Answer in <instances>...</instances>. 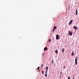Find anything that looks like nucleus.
Wrapping results in <instances>:
<instances>
[{"mask_svg": "<svg viewBox=\"0 0 79 79\" xmlns=\"http://www.w3.org/2000/svg\"><path fill=\"white\" fill-rule=\"evenodd\" d=\"M68 79H70V77H69H69H68Z\"/></svg>", "mask_w": 79, "mask_h": 79, "instance_id": "nucleus-19", "label": "nucleus"}, {"mask_svg": "<svg viewBox=\"0 0 79 79\" xmlns=\"http://www.w3.org/2000/svg\"><path fill=\"white\" fill-rule=\"evenodd\" d=\"M39 69H40V67H38L37 69V70H39Z\"/></svg>", "mask_w": 79, "mask_h": 79, "instance_id": "nucleus-14", "label": "nucleus"}, {"mask_svg": "<svg viewBox=\"0 0 79 79\" xmlns=\"http://www.w3.org/2000/svg\"><path fill=\"white\" fill-rule=\"evenodd\" d=\"M56 40H58V39H59V35H56Z\"/></svg>", "mask_w": 79, "mask_h": 79, "instance_id": "nucleus-2", "label": "nucleus"}, {"mask_svg": "<svg viewBox=\"0 0 79 79\" xmlns=\"http://www.w3.org/2000/svg\"><path fill=\"white\" fill-rule=\"evenodd\" d=\"M45 77H47V74H46L45 75Z\"/></svg>", "mask_w": 79, "mask_h": 79, "instance_id": "nucleus-15", "label": "nucleus"}, {"mask_svg": "<svg viewBox=\"0 0 79 79\" xmlns=\"http://www.w3.org/2000/svg\"><path fill=\"white\" fill-rule=\"evenodd\" d=\"M46 74H47V72H46Z\"/></svg>", "mask_w": 79, "mask_h": 79, "instance_id": "nucleus-23", "label": "nucleus"}, {"mask_svg": "<svg viewBox=\"0 0 79 79\" xmlns=\"http://www.w3.org/2000/svg\"><path fill=\"white\" fill-rule=\"evenodd\" d=\"M73 34V32H71L70 33V31H69V34H68V35H70V36H71V35H72V34Z\"/></svg>", "mask_w": 79, "mask_h": 79, "instance_id": "nucleus-3", "label": "nucleus"}, {"mask_svg": "<svg viewBox=\"0 0 79 79\" xmlns=\"http://www.w3.org/2000/svg\"><path fill=\"white\" fill-rule=\"evenodd\" d=\"M42 74H44V71H41Z\"/></svg>", "mask_w": 79, "mask_h": 79, "instance_id": "nucleus-13", "label": "nucleus"}, {"mask_svg": "<svg viewBox=\"0 0 79 79\" xmlns=\"http://www.w3.org/2000/svg\"><path fill=\"white\" fill-rule=\"evenodd\" d=\"M54 31H55V30H54L53 29V30L52 31L53 32V33H54Z\"/></svg>", "mask_w": 79, "mask_h": 79, "instance_id": "nucleus-18", "label": "nucleus"}, {"mask_svg": "<svg viewBox=\"0 0 79 79\" xmlns=\"http://www.w3.org/2000/svg\"><path fill=\"white\" fill-rule=\"evenodd\" d=\"M72 21H73V20H71L70 21V22H69V24H72Z\"/></svg>", "mask_w": 79, "mask_h": 79, "instance_id": "nucleus-5", "label": "nucleus"}, {"mask_svg": "<svg viewBox=\"0 0 79 79\" xmlns=\"http://www.w3.org/2000/svg\"><path fill=\"white\" fill-rule=\"evenodd\" d=\"M56 29V26H55L54 27V28H53V29H54V30H55Z\"/></svg>", "mask_w": 79, "mask_h": 79, "instance_id": "nucleus-6", "label": "nucleus"}, {"mask_svg": "<svg viewBox=\"0 0 79 79\" xmlns=\"http://www.w3.org/2000/svg\"><path fill=\"white\" fill-rule=\"evenodd\" d=\"M64 68H65V66H64V68L63 69H64Z\"/></svg>", "mask_w": 79, "mask_h": 79, "instance_id": "nucleus-22", "label": "nucleus"}, {"mask_svg": "<svg viewBox=\"0 0 79 79\" xmlns=\"http://www.w3.org/2000/svg\"><path fill=\"white\" fill-rule=\"evenodd\" d=\"M61 76H60V78H61Z\"/></svg>", "mask_w": 79, "mask_h": 79, "instance_id": "nucleus-25", "label": "nucleus"}, {"mask_svg": "<svg viewBox=\"0 0 79 79\" xmlns=\"http://www.w3.org/2000/svg\"><path fill=\"white\" fill-rule=\"evenodd\" d=\"M72 56H74V51H73L72 53Z\"/></svg>", "mask_w": 79, "mask_h": 79, "instance_id": "nucleus-10", "label": "nucleus"}, {"mask_svg": "<svg viewBox=\"0 0 79 79\" xmlns=\"http://www.w3.org/2000/svg\"><path fill=\"white\" fill-rule=\"evenodd\" d=\"M46 72H47V71H48V67H46Z\"/></svg>", "mask_w": 79, "mask_h": 79, "instance_id": "nucleus-9", "label": "nucleus"}, {"mask_svg": "<svg viewBox=\"0 0 79 79\" xmlns=\"http://www.w3.org/2000/svg\"><path fill=\"white\" fill-rule=\"evenodd\" d=\"M41 68H43V64H42L41 65Z\"/></svg>", "mask_w": 79, "mask_h": 79, "instance_id": "nucleus-17", "label": "nucleus"}, {"mask_svg": "<svg viewBox=\"0 0 79 79\" xmlns=\"http://www.w3.org/2000/svg\"><path fill=\"white\" fill-rule=\"evenodd\" d=\"M47 50V48L45 47L44 48V51H46V50Z\"/></svg>", "mask_w": 79, "mask_h": 79, "instance_id": "nucleus-8", "label": "nucleus"}, {"mask_svg": "<svg viewBox=\"0 0 79 79\" xmlns=\"http://www.w3.org/2000/svg\"><path fill=\"white\" fill-rule=\"evenodd\" d=\"M55 52L56 54H58V51L57 50L55 51Z\"/></svg>", "mask_w": 79, "mask_h": 79, "instance_id": "nucleus-11", "label": "nucleus"}, {"mask_svg": "<svg viewBox=\"0 0 79 79\" xmlns=\"http://www.w3.org/2000/svg\"><path fill=\"white\" fill-rule=\"evenodd\" d=\"M49 42H51V40L49 39L48 40Z\"/></svg>", "mask_w": 79, "mask_h": 79, "instance_id": "nucleus-16", "label": "nucleus"}, {"mask_svg": "<svg viewBox=\"0 0 79 79\" xmlns=\"http://www.w3.org/2000/svg\"><path fill=\"white\" fill-rule=\"evenodd\" d=\"M53 63V60H52V63Z\"/></svg>", "mask_w": 79, "mask_h": 79, "instance_id": "nucleus-20", "label": "nucleus"}, {"mask_svg": "<svg viewBox=\"0 0 79 79\" xmlns=\"http://www.w3.org/2000/svg\"><path fill=\"white\" fill-rule=\"evenodd\" d=\"M64 48H63L62 49V52H63V53L64 52Z\"/></svg>", "mask_w": 79, "mask_h": 79, "instance_id": "nucleus-12", "label": "nucleus"}, {"mask_svg": "<svg viewBox=\"0 0 79 79\" xmlns=\"http://www.w3.org/2000/svg\"><path fill=\"white\" fill-rule=\"evenodd\" d=\"M77 57H76L75 58V63L76 65H77Z\"/></svg>", "mask_w": 79, "mask_h": 79, "instance_id": "nucleus-1", "label": "nucleus"}, {"mask_svg": "<svg viewBox=\"0 0 79 79\" xmlns=\"http://www.w3.org/2000/svg\"><path fill=\"white\" fill-rule=\"evenodd\" d=\"M74 79V77H73V79Z\"/></svg>", "mask_w": 79, "mask_h": 79, "instance_id": "nucleus-24", "label": "nucleus"}, {"mask_svg": "<svg viewBox=\"0 0 79 79\" xmlns=\"http://www.w3.org/2000/svg\"><path fill=\"white\" fill-rule=\"evenodd\" d=\"M76 16H77V9L76 10Z\"/></svg>", "mask_w": 79, "mask_h": 79, "instance_id": "nucleus-7", "label": "nucleus"}, {"mask_svg": "<svg viewBox=\"0 0 79 79\" xmlns=\"http://www.w3.org/2000/svg\"><path fill=\"white\" fill-rule=\"evenodd\" d=\"M77 27L76 26H73V28L74 29H75V30H76L77 29Z\"/></svg>", "mask_w": 79, "mask_h": 79, "instance_id": "nucleus-4", "label": "nucleus"}, {"mask_svg": "<svg viewBox=\"0 0 79 79\" xmlns=\"http://www.w3.org/2000/svg\"><path fill=\"white\" fill-rule=\"evenodd\" d=\"M60 74H62V72H60Z\"/></svg>", "mask_w": 79, "mask_h": 79, "instance_id": "nucleus-21", "label": "nucleus"}]
</instances>
